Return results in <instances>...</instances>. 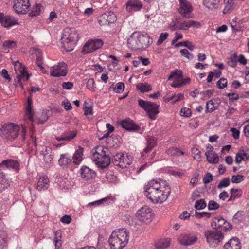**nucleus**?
I'll use <instances>...</instances> for the list:
<instances>
[{
    "instance_id": "nucleus-1",
    "label": "nucleus",
    "mask_w": 249,
    "mask_h": 249,
    "mask_svg": "<svg viewBox=\"0 0 249 249\" xmlns=\"http://www.w3.org/2000/svg\"><path fill=\"white\" fill-rule=\"evenodd\" d=\"M145 195L154 203H162L167 199L171 188L166 180L153 179L144 186Z\"/></svg>"
},
{
    "instance_id": "nucleus-2",
    "label": "nucleus",
    "mask_w": 249,
    "mask_h": 249,
    "mask_svg": "<svg viewBox=\"0 0 249 249\" xmlns=\"http://www.w3.org/2000/svg\"><path fill=\"white\" fill-rule=\"evenodd\" d=\"M130 232L126 228L115 230L108 238V243L111 249H123L129 240Z\"/></svg>"
},
{
    "instance_id": "nucleus-3",
    "label": "nucleus",
    "mask_w": 249,
    "mask_h": 249,
    "mask_svg": "<svg viewBox=\"0 0 249 249\" xmlns=\"http://www.w3.org/2000/svg\"><path fill=\"white\" fill-rule=\"evenodd\" d=\"M152 42V39L148 36L136 31L127 39V46L133 50H143L147 48Z\"/></svg>"
},
{
    "instance_id": "nucleus-4",
    "label": "nucleus",
    "mask_w": 249,
    "mask_h": 249,
    "mask_svg": "<svg viewBox=\"0 0 249 249\" xmlns=\"http://www.w3.org/2000/svg\"><path fill=\"white\" fill-rule=\"evenodd\" d=\"M27 124L25 122L21 124V126L14 123H8L4 124L1 130V135L4 138L12 140L15 139L20 133L23 139H25L26 135Z\"/></svg>"
},
{
    "instance_id": "nucleus-5",
    "label": "nucleus",
    "mask_w": 249,
    "mask_h": 249,
    "mask_svg": "<svg viewBox=\"0 0 249 249\" xmlns=\"http://www.w3.org/2000/svg\"><path fill=\"white\" fill-rule=\"evenodd\" d=\"M78 40V34L74 28H66L62 34L61 42L67 52L72 51Z\"/></svg>"
},
{
    "instance_id": "nucleus-6",
    "label": "nucleus",
    "mask_w": 249,
    "mask_h": 249,
    "mask_svg": "<svg viewBox=\"0 0 249 249\" xmlns=\"http://www.w3.org/2000/svg\"><path fill=\"white\" fill-rule=\"evenodd\" d=\"M94 150L92 154V160L95 164L101 168L108 166L110 163L108 149L105 146L99 145L96 147Z\"/></svg>"
},
{
    "instance_id": "nucleus-7",
    "label": "nucleus",
    "mask_w": 249,
    "mask_h": 249,
    "mask_svg": "<svg viewBox=\"0 0 249 249\" xmlns=\"http://www.w3.org/2000/svg\"><path fill=\"white\" fill-rule=\"evenodd\" d=\"M32 101L31 98L27 99V104L25 109V115L24 119L25 122L27 119L31 123L36 122L38 124H42L44 123L48 118L46 112H42L41 113H37L35 115L32 107Z\"/></svg>"
},
{
    "instance_id": "nucleus-8",
    "label": "nucleus",
    "mask_w": 249,
    "mask_h": 249,
    "mask_svg": "<svg viewBox=\"0 0 249 249\" xmlns=\"http://www.w3.org/2000/svg\"><path fill=\"white\" fill-rule=\"evenodd\" d=\"M13 65L16 74L14 84L16 87L19 86L23 89L22 82L27 81L30 75L27 71L25 66L18 61L14 62Z\"/></svg>"
},
{
    "instance_id": "nucleus-9",
    "label": "nucleus",
    "mask_w": 249,
    "mask_h": 249,
    "mask_svg": "<svg viewBox=\"0 0 249 249\" xmlns=\"http://www.w3.org/2000/svg\"><path fill=\"white\" fill-rule=\"evenodd\" d=\"M204 236L209 246L211 248L217 247L224 239L222 232L217 230H207L204 232Z\"/></svg>"
},
{
    "instance_id": "nucleus-10",
    "label": "nucleus",
    "mask_w": 249,
    "mask_h": 249,
    "mask_svg": "<svg viewBox=\"0 0 249 249\" xmlns=\"http://www.w3.org/2000/svg\"><path fill=\"white\" fill-rule=\"evenodd\" d=\"M168 80L173 81L171 85L175 88H179L183 85L189 84L190 82L189 78H183L182 71L177 69L171 71L168 78Z\"/></svg>"
},
{
    "instance_id": "nucleus-11",
    "label": "nucleus",
    "mask_w": 249,
    "mask_h": 249,
    "mask_svg": "<svg viewBox=\"0 0 249 249\" xmlns=\"http://www.w3.org/2000/svg\"><path fill=\"white\" fill-rule=\"evenodd\" d=\"M139 105L146 112V114L152 120L156 118L159 112V106L155 103L140 99L138 101Z\"/></svg>"
},
{
    "instance_id": "nucleus-12",
    "label": "nucleus",
    "mask_w": 249,
    "mask_h": 249,
    "mask_svg": "<svg viewBox=\"0 0 249 249\" xmlns=\"http://www.w3.org/2000/svg\"><path fill=\"white\" fill-rule=\"evenodd\" d=\"M135 216L140 221L148 224L152 221L154 213L151 208L144 206L137 210Z\"/></svg>"
},
{
    "instance_id": "nucleus-13",
    "label": "nucleus",
    "mask_w": 249,
    "mask_h": 249,
    "mask_svg": "<svg viewBox=\"0 0 249 249\" xmlns=\"http://www.w3.org/2000/svg\"><path fill=\"white\" fill-rule=\"evenodd\" d=\"M132 162V158L127 153H117L114 157L113 163L116 166L126 168Z\"/></svg>"
},
{
    "instance_id": "nucleus-14",
    "label": "nucleus",
    "mask_w": 249,
    "mask_h": 249,
    "mask_svg": "<svg viewBox=\"0 0 249 249\" xmlns=\"http://www.w3.org/2000/svg\"><path fill=\"white\" fill-rule=\"evenodd\" d=\"M103 45V42L100 39H92L88 41L84 45L82 52L84 54L91 53L100 48Z\"/></svg>"
},
{
    "instance_id": "nucleus-15",
    "label": "nucleus",
    "mask_w": 249,
    "mask_h": 249,
    "mask_svg": "<svg viewBox=\"0 0 249 249\" xmlns=\"http://www.w3.org/2000/svg\"><path fill=\"white\" fill-rule=\"evenodd\" d=\"M31 4L29 0H15L13 8L15 12L18 15L26 14Z\"/></svg>"
},
{
    "instance_id": "nucleus-16",
    "label": "nucleus",
    "mask_w": 249,
    "mask_h": 249,
    "mask_svg": "<svg viewBox=\"0 0 249 249\" xmlns=\"http://www.w3.org/2000/svg\"><path fill=\"white\" fill-rule=\"evenodd\" d=\"M67 65L63 62H59L50 68V75L53 77L65 76L67 74Z\"/></svg>"
},
{
    "instance_id": "nucleus-17",
    "label": "nucleus",
    "mask_w": 249,
    "mask_h": 249,
    "mask_svg": "<svg viewBox=\"0 0 249 249\" xmlns=\"http://www.w3.org/2000/svg\"><path fill=\"white\" fill-rule=\"evenodd\" d=\"M192 11L193 7L189 2L186 0H179V7L178 11L183 18H192Z\"/></svg>"
},
{
    "instance_id": "nucleus-18",
    "label": "nucleus",
    "mask_w": 249,
    "mask_h": 249,
    "mask_svg": "<svg viewBox=\"0 0 249 249\" xmlns=\"http://www.w3.org/2000/svg\"><path fill=\"white\" fill-rule=\"evenodd\" d=\"M198 240V236L196 234H182L178 238V242L184 246H191L196 243Z\"/></svg>"
},
{
    "instance_id": "nucleus-19",
    "label": "nucleus",
    "mask_w": 249,
    "mask_h": 249,
    "mask_svg": "<svg viewBox=\"0 0 249 249\" xmlns=\"http://www.w3.org/2000/svg\"><path fill=\"white\" fill-rule=\"evenodd\" d=\"M0 166L4 169H7L16 173H18L19 171V163L15 160H5L0 163Z\"/></svg>"
},
{
    "instance_id": "nucleus-20",
    "label": "nucleus",
    "mask_w": 249,
    "mask_h": 249,
    "mask_svg": "<svg viewBox=\"0 0 249 249\" xmlns=\"http://www.w3.org/2000/svg\"><path fill=\"white\" fill-rule=\"evenodd\" d=\"M207 161L211 164H216L219 161L220 158L217 153L213 150V147L210 144L206 146V151L205 154Z\"/></svg>"
},
{
    "instance_id": "nucleus-21",
    "label": "nucleus",
    "mask_w": 249,
    "mask_h": 249,
    "mask_svg": "<svg viewBox=\"0 0 249 249\" xmlns=\"http://www.w3.org/2000/svg\"><path fill=\"white\" fill-rule=\"evenodd\" d=\"M79 173L85 180H89L95 177L96 172L87 166H82L79 169Z\"/></svg>"
},
{
    "instance_id": "nucleus-22",
    "label": "nucleus",
    "mask_w": 249,
    "mask_h": 249,
    "mask_svg": "<svg viewBox=\"0 0 249 249\" xmlns=\"http://www.w3.org/2000/svg\"><path fill=\"white\" fill-rule=\"evenodd\" d=\"M116 19V17L113 13L107 12L102 14L98 20L101 25H108L113 23Z\"/></svg>"
},
{
    "instance_id": "nucleus-23",
    "label": "nucleus",
    "mask_w": 249,
    "mask_h": 249,
    "mask_svg": "<svg viewBox=\"0 0 249 249\" xmlns=\"http://www.w3.org/2000/svg\"><path fill=\"white\" fill-rule=\"evenodd\" d=\"M11 183V181L9 176L3 171H0V192L8 189Z\"/></svg>"
},
{
    "instance_id": "nucleus-24",
    "label": "nucleus",
    "mask_w": 249,
    "mask_h": 249,
    "mask_svg": "<svg viewBox=\"0 0 249 249\" xmlns=\"http://www.w3.org/2000/svg\"><path fill=\"white\" fill-rule=\"evenodd\" d=\"M249 159V149L248 148H240L236 154L235 162L240 163L243 161H246Z\"/></svg>"
},
{
    "instance_id": "nucleus-25",
    "label": "nucleus",
    "mask_w": 249,
    "mask_h": 249,
    "mask_svg": "<svg viewBox=\"0 0 249 249\" xmlns=\"http://www.w3.org/2000/svg\"><path fill=\"white\" fill-rule=\"evenodd\" d=\"M100 181L103 183H115L117 182V180L113 171H108L101 175Z\"/></svg>"
},
{
    "instance_id": "nucleus-26",
    "label": "nucleus",
    "mask_w": 249,
    "mask_h": 249,
    "mask_svg": "<svg viewBox=\"0 0 249 249\" xmlns=\"http://www.w3.org/2000/svg\"><path fill=\"white\" fill-rule=\"evenodd\" d=\"M84 149L79 146L74 152L71 159L74 165H79L83 160Z\"/></svg>"
},
{
    "instance_id": "nucleus-27",
    "label": "nucleus",
    "mask_w": 249,
    "mask_h": 249,
    "mask_svg": "<svg viewBox=\"0 0 249 249\" xmlns=\"http://www.w3.org/2000/svg\"><path fill=\"white\" fill-rule=\"evenodd\" d=\"M1 24L4 27L9 28L18 24V22L17 19L14 17L4 15Z\"/></svg>"
},
{
    "instance_id": "nucleus-28",
    "label": "nucleus",
    "mask_w": 249,
    "mask_h": 249,
    "mask_svg": "<svg viewBox=\"0 0 249 249\" xmlns=\"http://www.w3.org/2000/svg\"><path fill=\"white\" fill-rule=\"evenodd\" d=\"M142 7L141 2L136 0H129L126 4V9L129 12L139 11Z\"/></svg>"
},
{
    "instance_id": "nucleus-29",
    "label": "nucleus",
    "mask_w": 249,
    "mask_h": 249,
    "mask_svg": "<svg viewBox=\"0 0 249 249\" xmlns=\"http://www.w3.org/2000/svg\"><path fill=\"white\" fill-rule=\"evenodd\" d=\"M223 249H241L240 242L236 238H232L226 243Z\"/></svg>"
},
{
    "instance_id": "nucleus-30",
    "label": "nucleus",
    "mask_w": 249,
    "mask_h": 249,
    "mask_svg": "<svg viewBox=\"0 0 249 249\" xmlns=\"http://www.w3.org/2000/svg\"><path fill=\"white\" fill-rule=\"evenodd\" d=\"M200 26V23L194 20H184L181 22L180 30H187L190 27L198 28Z\"/></svg>"
},
{
    "instance_id": "nucleus-31",
    "label": "nucleus",
    "mask_w": 249,
    "mask_h": 249,
    "mask_svg": "<svg viewBox=\"0 0 249 249\" xmlns=\"http://www.w3.org/2000/svg\"><path fill=\"white\" fill-rule=\"evenodd\" d=\"M121 126L127 130H137L139 127L137 125L132 121L129 120H123L121 123Z\"/></svg>"
},
{
    "instance_id": "nucleus-32",
    "label": "nucleus",
    "mask_w": 249,
    "mask_h": 249,
    "mask_svg": "<svg viewBox=\"0 0 249 249\" xmlns=\"http://www.w3.org/2000/svg\"><path fill=\"white\" fill-rule=\"evenodd\" d=\"M49 186V181L47 177H40L37 181L36 188L39 191L47 189Z\"/></svg>"
},
{
    "instance_id": "nucleus-33",
    "label": "nucleus",
    "mask_w": 249,
    "mask_h": 249,
    "mask_svg": "<svg viewBox=\"0 0 249 249\" xmlns=\"http://www.w3.org/2000/svg\"><path fill=\"white\" fill-rule=\"evenodd\" d=\"M218 101V99H213L208 101L206 104V112H212L215 110L219 106Z\"/></svg>"
},
{
    "instance_id": "nucleus-34",
    "label": "nucleus",
    "mask_w": 249,
    "mask_h": 249,
    "mask_svg": "<svg viewBox=\"0 0 249 249\" xmlns=\"http://www.w3.org/2000/svg\"><path fill=\"white\" fill-rule=\"evenodd\" d=\"M72 162L71 156L68 154H62L58 160L60 166L66 167L70 164Z\"/></svg>"
},
{
    "instance_id": "nucleus-35",
    "label": "nucleus",
    "mask_w": 249,
    "mask_h": 249,
    "mask_svg": "<svg viewBox=\"0 0 249 249\" xmlns=\"http://www.w3.org/2000/svg\"><path fill=\"white\" fill-rule=\"evenodd\" d=\"M146 139L147 141V146L142 153V156H144L145 154H146L151 150V149L156 145L157 142V140L154 137L147 136Z\"/></svg>"
},
{
    "instance_id": "nucleus-36",
    "label": "nucleus",
    "mask_w": 249,
    "mask_h": 249,
    "mask_svg": "<svg viewBox=\"0 0 249 249\" xmlns=\"http://www.w3.org/2000/svg\"><path fill=\"white\" fill-rule=\"evenodd\" d=\"M220 0H203V4L210 10L217 9Z\"/></svg>"
},
{
    "instance_id": "nucleus-37",
    "label": "nucleus",
    "mask_w": 249,
    "mask_h": 249,
    "mask_svg": "<svg viewBox=\"0 0 249 249\" xmlns=\"http://www.w3.org/2000/svg\"><path fill=\"white\" fill-rule=\"evenodd\" d=\"M41 8L42 5L41 3H36L31 8L30 12L29 14V16L33 17L39 15L40 14Z\"/></svg>"
},
{
    "instance_id": "nucleus-38",
    "label": "nucleus",
    "mask_w": 249,
    "mask_h": 249,
    "mask_svg": "<svg viewBox=\"0 0 249 249\" xmlns=\"http://www.w3.org/2000/svg\"><path fill=\"white\" fill-rule=\"evenodd\" d=\"M170 242L169 238L161 239L155 243V247L157 249H164L169 247Z\"/></svg>"
},
{
    "instance_id": "nucleus-39",
    "label": "nucleus",
    "mask_w": 249,
    "mask_h": 249,
    "mask_svg": "<svg viewBox=\"0 0 249 249\" xmlns=\"http://www.w3.org/2000/svg\"><path fill=\"white\" fill-rule=\"evenodd\" d=\"M137 89L141 92H146L152 90L151 86L147 83H139L136 85Z\"/></svg>"
},
{
    "instance_id": "nucleus-40",
    "label": "nucleus",
    "mask_w": 249,
    "mask_h": 249,
    "mask_svg": "<svg viewBox=\"0 0 249 249\" xmlns=\"http://www.w3.org/2000/svg\"><path fill=\"white\" fill-rule=\"evenodd\" d=\"M225 4L223 13H226L228 10L233 9L236 5L237 0H224Z\"/></svg>"
},
{
    "instance_id": "nucleus-41",
    "label": "nucleus",
    "mask_w": 249,
    "mask_h": 249,
    "mask_svg": "<svg viewBox=\"0 0 249 249\" xmlns=\"http://www.w3.org/2000/svg\"><path fill=\"white\" fill-rule=\"evenodd\" d=\"M102 206L113 204L115 201V198L112 196H107L100 199Z\"/></svg>"
},
{
    "instance_id": "nucleus-42",
    "label": "nucleus",
    "mask_w": 249,
    "mask_h": 249,
    "mask_svg": "<svg viewBox=\"0 0 249 249\" xmlns=\"http://www.w3.org/2000/svg\"><path fill=\"white\" fill-rule=\"evenodd\" d=\"M166 153L168 155H171V156H179L180 155H184V153L180 151L179 149L177 148H174V147H171L169 148L167 151Z\"/></svg>"
},
{
    "instance_id": "nucleus-43",
    "label": "nucleus",
    "mask_w": 249,
    "mask_h": 249,
    "mask_svg": "<svg viewBox=\"0 0 249 249\" xmlns=\"http://www.w3.org/2000/svg\"><path fill=\"white\" fill-rule=\"evenodd\" d=\"M231 196L230 198L228 199V201H232L234 200L236 197L240 196L242 195V192L241 190L236 189H231Z\"/></svg>"
},
{
    "instance_id": "nucleus-44",
    "label": "nucleus",
    "mask_w": 249,
    "mask_h": 249,
    "mask_svg": "<svg viewBox=\"0 0 249 249\" xmlns=\"http://www.w3.org/2000/svg\"><path fill=\"white\" fill-rule=\"evenodd\" d=\"M64 139L66 141H70L73 139L77 135V131H67L63 133Z\"/></svg>"
},
{
    "instance_id": "nucleus-45",
    "label": "nucleus",
    "mask_w": 249,
    "mask_h": 249,
    "mask_svg": "<svg viewBox=\"0 0 249 249\" xmlns=\"http://www.w3.org/2000/svg\"><path fill=\"white\" fill-rule=\"evenodd\" d=\"M244 218V213L242 211H238L234 215L233 220L235 223H239L243 221Z\"/></svg>"
},
{
    "instance_id": "nucleus-46",
    "label": "nucleus",
    "mask_w": 249,
    "mask_h": 249,
    "mask_svg": "<svg viewBox=\"0 0 249 249\" xmlns=\"http://www.w3.org/2000/svg\"><path fill=\"white\" fill-rule=\"evenodd\" d=\"M61 234V231H56L55 232L56 236L54 239L55 249H59L61 246V241L60 240Z\"/></svg>"
},
{
    "instance_id": "nucleus-47",
    "label": "nucleus",
    "mask_w": 249,
    "mask_h": 249,
    "mask_svg": "<svg viewBox=\"0 0 249 249\" xmlns=\"http://www.w3.org/2000/svg\"><path fill=\"white\" fill-rule=\"evenodd\" d=\"M175 46L176 47H178L179 46L186 47L191 51L193 50V49L194 48V47L193 45V44L191 43V42H190L188 41H183V42H180L177 43L175 44Z\"/></svg>"
},
{
    "instance_id": "nucleus-48",
    "label": "nucleus",
    "mask_w": 249,
    "mask_h": 249,
    "mask_svg": "<svg viewBox=\"0 0 249 249\" xmlns=\"http://www.w3.org/2000/svg\"><path fill=\"white\" fill-rule=\"evenodd\" d=\"M206 206V203L204 199H201L195 202V208L197 210L203 209Z\"/></svg>"
},
{
    "instance_id": "nucleus-49",
    "label": "nucleus",
    "mask_w": 249,
    "mask_h": 249,
    "mask_svg": "<svg viewBox=\"0 0 249 249\" xmlns=\"http://www.w3.org/2000/svg\"><path fill=\"white\" fill-rule=\"evenodd\" d=\"M181 21L177 19L172 21L170 24V29L172 31L180 30Z\"/></svg>"
},
{
    "instance_id": "nucleus-50",
    "label": "nucleus",
    "mask_w": 249,
    "mask_h": 249,
    "mask_svg": "<svg viewBox=\"0 0 249 249\" xmlns=\"http://www.w3.org/2000/svg\"><path fill=\"white\" fill-rule=\"evenodd\" d=\"M214 90L213 89L207 90L200 92V94L202 96L203 100H207L213 96Z\"/></svg>"
},
{
    "instance_id": "nucleus-51",
    "label": "nucleus",
    "mask_w": 249,
    "mask_h": 249,
    "mask_svg": "<svg viewBox=\"0 0 249 249\" xmlns=\"http://www.w3.org/2000/svg\"><path fill=\"white\" fill-rule=\"evenodd\" d=\"M192 153L194 159L197 161L201 160V155L200 151L196 148H194L192 150Z\"/></svg>"
},
{
    "instance_id": "nucleus-52",
    "label": "nucleus",
    "mask_w": 249,
    "mask_h": 249,
    "mask_svg": "<svg viewBox=\"0 0 249 249\" xmlns=\"http://www.w3.org/2000/svg\"><path fill=\"white\" fill-rule=\"evenodd\" d=\"M124 89V85L122 82L118 83L113 89V91L118 93H122Z\"/></svg>"
},
{
    "instance_id": "nucleus-53",
    "label": "nucleus",
    "mask_w": 249,
    "mask_h": 249,
    "mask_svg": "<svg viewBox=\"0 0 249 249\" xmlns=\"http://www.w3.org/2000/svg\"><path fill=\"white\" fill-rule=\"evenodd\" d=\"M192 114L191 110L187 107H183L180 109V115L184 117H189Z\"/></svg>"
},
{
    "instance_id": "nucleus-54",
    "label": "nucleus",
    "mask_w": 249,
    "mask_h": 249,
    "mask_svg": "<svg viewBox=\"0 0 249 249\" xmlns=\"http://www.w3.org/2000/svg\"><path fill=\"white\" fill-rule=\"evenodd\" d=\"M245 179V177L241 175H233L231 177L232 183H239Z\"/></svg>"
},
{
    "instance_id": "nucleus-55",
    "label": "nucleus",
    "mask_w": 249,
    "mask_h": 249,
    "mask_svg": "<svg viewBox=\"0 0 249 249\" xmlns=\"http://www.w3.org/2000/svg\"><path fill=\"white\" fill-rule=\"evenodd\" d=\"M237 62V56L236 55H232L228 59L227 63L230 66L234 67L236 66Z\"/></svg>"
},
{
    "instance_id": "nucleus-56",
    "label": "nucleus",
    "mask_w": 249,
    "mask_h": 249,
    "mask_svg": "<svg viewBox=\"0 0 249 249\" xmlns=\"http://www.w3.org/2000/svg\"><path fill=\"white\" fill-rule=\"evenodd\" d=\"M84 115L88 118H89L93 115V108L92 106H90L89 107L85 106L84 108Z\"/></svg>"
},
{
    "instance_id": "nucleus-57",
    "label": "nucleus",
    "mask_w": 249,
    "mask_h": 249,
    "mask_svg": "<svg viewBox=\"0 0 249 249\" xmlns=\"http://www.w3.org/2000/svg\"><path fill=\"white\" fill-rule=\"evenodd\" d=\"M225 221L226 220L220 216L215 217L214 219V222L215 223V225L217 226V227L221 228L222 226H223V225H224Z\"/></svg>"
},
{
    "instance_id": "nucleus-58",
    "label": "nucleus",
    "mask_w": 249,
    "mask_h": 249,
    "mask_svg": "<svg viewBox=\"0 0 249 249\" xmlns=\"http://www.w3.org/2000/svg\"><path fill=\"white\" fill-rule=\"evenodd\" d=\"M217 87L220 89L225 88L227 85V80L224 78H220L217 82Z\"/></svg>"
},
{
    "instance_id": "nucleus-59",
    "label": "nucleus",
    "mask_w": 249,
    "mask_h": 249,
    "mask_svg": "<svg viewBox=\"0 0 249 249\" xmlns=\"http://www.w3.org/2000/svg\"><path fill=\"white\" fill-rule=\"evenodd\" d=\"M168 36L169 34L168 33H161L160 34V37L157 41V44L160 45L162 44L164 42V41L167 39Z\"/></svg>"
},
{
    "instance_id": "nucleus-60",
    "label": "nucleus",
    "mask_w": 249,
    "mask_h": 249,
    "mask_svg": "<svg viewBox=\"0 0 249 249\" xmlns=\"http://www.w3.org/2000/svg\"><path fill=\"white\" fill-rule=\"evenodd\" d=\"M230 180L228 178H224L222 180L218 185V188L221 189L224 187H228L230 184Z\"/></svg>"
},
{
    "instance_id": "nucleus-61",
    "label": "nucleus",
    "mask_w": 249,
    "mask_h": 249,
    "mask_svg": "<svg viewBox=\"0 0 249 249\" xmlns=\"http://www.w3.org/2000/svg\"><path fill=\"white\" fill-rule=\"evenodd\" d=\"M53 152L50 153H48V154L43 156L44 161L48 164L52 163L53 160Z\"/></svg>"
},
{
    "instance_id": "nucleus-62",
    "label": "nucleus",
    "mask_w": 249,
    "mask_h": 249,
    "mask_svg": "<svg viewBox=\"0 0 249 249\" xmlns=\"http://www.w3.org/2000/svg\"><path fill=\"white\" fill-rule=\"evenodd\" d=\"M180 52L182 55L184 56L188 59L191 60L193 59L194 57L193 55L186 49H182L180 50Z\"/></svg>"
},
{
    "instance_id": "nucleus-63",
    "label": "nucleus",
    "mask_w": 249,
    "mask_h": 249,
    "mask_svg": "<svg viewBox=\"0 0 249 249\" xmlns=\"http://www.w3.org/2000/svg\"><path fill=\"white\" fill-rule=\"evenodd\" d=\"M3 46L7 48H14L16 46V43L12 40H7L4 42Z\"/></svg>"
},
{
    "instance_id": "nucleus-64",
    "label": "nucleus",
    "mask_w": 249,
    "mask_h": 249,
    "mask_svg": "<svg viewBox=\"0 0 249 249\" xmlns=\"http://www.w3.org/2000/svg\"><path fill=\"white\" fill-rule=\"evenodd\" d=\"M94 84V81L93 79L90 78L88 80L86 84V87L89 90L94 91L95 90Z\"/></svg>"
}]
</instances>
